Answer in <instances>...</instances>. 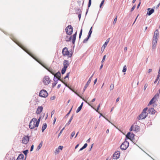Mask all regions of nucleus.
<instances>
[{
    "instance_id": "nucleus-1",
    "label": "nucleus",
    "mask_w": 160,
    "mask_h": 160,
    "mask_svg": "<svg viewBox=\"0 0 160 160\" xmlns=\"http://www.w3.org/2000/svg\"><path fill=\"white\" fill-rule=\"evenodd\" d=\"M10 38L17 45L20 47L22 49L25 51L28 54L32 57L35 59H36L34 55L28 49L23 45L19 42L12 35H10Z\"/></svg>"
},
{
    "instance_id": "nucleus-2",
    "label": "nucleus",
    "mask_w": 160,
    "mask_h": 160,
    "mask_svg": "<svg viewBox=\"0 0 160 160\" xmlns=\"http://www.w3.org/2000/svg\"><path fill=\"white\" fill-rule=\"evenodd\" d=\"M36 118H32L29 124V127L31 129H33L35 127H38V126L36 122Z\"/></svg>"
},
{
    "instance_id": "nucleus-3",
    "label": "nucleus",
    "mask_w": 160,
    "mask_h": 160,
    "mask_svg": "<svg viewBox=\"0 0 160 160\" xmlns=\"http://www.w3.org/2000/svg\"><path fill=\"white\" fill-rule=\"evenodd\" d=\"M147 109V108H146L143 109L142 112L138 117L139 120L144 119L147 117L148 115V113L146 112Z\"/></svg>"
},
{
    "instance_id": "nucleus-4",
    "label": "nucleus",
    "mask_w": 160,
    "mask_h": 160,
    "mask_svg": "<svg viewBox=\"0 0 160 160\" xmlns=\"http://www.w3.org/2000/svg\"><path fill=\"white\" fill-rule=\"evenodd\" d=\"M62 53L64 56H68V58H71L72 56V53H70L67 48L65 47L62 50Z\"/></svg>"
},
{
    "instance_id": "nucleus-5",
    "label": "nucleus",
    "mask_w": 160,
    "mask_h": 160,
    "mask_svg": "<svg viewBox=\"0 0 160 160\" xmlns=\"http://www.w3.org/2000/svg\"><path fill=\"white\" fill-rule=\"evenodd\" d=\"M129 145V142L125 141L120 146V148L122 150H125L128 147Z\"/></svg>"
},
{
    "instance_id": "nucleus-6",
    "label": "nucleus",
    "mask_w": 160,
    "mask_h": 160,
    "mask_svg": "<svg viewBox=\"0 0 160 160\" xmlns=\"http://www.w3.org/2000/svg\"><path fill=\"white\" fill-rule=\"evenodd\" d=\"M66 33L68 35H71L73 32V28L70 25L68 26L66 28Z\"/></svg>"
},
{
    "instance_id": "nucleus-7",
    "label": "nucleus",
    "mask_w": 160,
    "mask_h": 160,
    "mask_svg": "<svg viewBox=\"0 0 160 160\" xmlns=\"http://www.w3.org/2000/svg\"><path fill=\"white\" fill-rule=\"evenodd\" d=\"M139 129V127L136 124L134 123L132 125L129 130L130 131H134L138 132Z\"/></svg>"
},
{
    "instance_id": "nucleus-8",
    "label": "nucleus",
    "mask_w": 160,
    "mask_h": 160,
    "mask_svg": "<svg viewBox=\"0 0 160 160\" xmlns=\"http://www.w3.org/2000/svg\"><path fill=\"white\" fill-rule=\"evenodd\" d=\"M158 97L159 94L158 93L156 94L150 100L148 105H151L155 102L157 100V99L158 98Z\"/></svg>"
},
{
    "instance_id": "nucleus-9",
    "label": "nucleus",
    "mask_w": 160,
    "mask_h": 160,
    "mask_svg": "<svg viewBox=\"0 0 160 160\" xmlns=\"http://www.w3.org/2000/svg\"><path fill=\"white\" fill-rule=\"evenodd\" d=\"M48 93L45 90H41L39 93V96L42 97L46 98L48 96Z\"/></svg>"
},
{
    "instance_id": "nucleus-10",
    "label": "nucleus",
    "mask_w": 160,
    "mask_h": 160,
    "mask_svg": "<svg viewBox=\"0 0 160 160\" xmlns=\"http://www.w3.org/2000/svg\"><path fill=\"white\" fill-rule=\"evenodd\" d=\"M29 138L28 136H24L22 138V143L27 144L28 142Z\"/></svg>"
},
{
    "instance_id": "nucleus-11",
    "label": "nucleus",
    "mask_w": 160,
    "mask_h": 160,
    "mask_svg": "<svg viewBox=\"0 0 160 160\" xmlns=\"http://www.w3.org/2000/svg\"><path fill=\"white\" fill-rule=\"evenodd\" d=\"M51 80L48 76H45L43 78V82L45 85H48L50 82Z\"/></svg>"
},
{
    "instance_id": "nucleus-12",
    "label": "nucleus",
    "mask_w": 160,
    "mask_h": 160,
    "mask_svg": "<svg viewBox=\"0 0 160 160\" xmlns=\"http://www.w3.org/2000/svg\"><path fill=\"white\" fill-rule=\"evenodd\" d=\"M134 135L133 133L128 132L126 135V138L129 139L131 140H133L134 138Z\"/></svg>"
},
{
    "instance_id": "nucleus-13",
    "label": "nucleus",
    "mask_w": 160,
    "mask_h": 160,
    "mask_svg": "<svg viewBox=\"0 0 160 160\" xmlns=\"http://www.w3.org/2000/svg\"><path fill=\"white\" fill-rule=\"evenodd\" d=\"M120 151H116L113 155V158L114 159H118L120 156Z\"/></svg>"
},
{
    "instance_id": "nucleus-14",
    "label": "nucleus",
    "mask_w": 160,
    "mask_h": 160,
    "mask_svg": "<svg viewBox=\"0 0 160 160\" xmlns=\"http://www.w3.org/2000/svg\"><path fill=\"white\" fill-rule=\"evenodd\" d=\"M93 74L89 78L86 84L85 85V86L84 88H83V92H84V91L87 88L88 86V85L90 83L91 80H92V78L93 77Z\"/></svg>"
},
{
    "instance_id": "nucleus-15",
    "label": "nucleus",
    "mask_w": 160,
    "mask_h": 160,
    "mask_svg": "<svg viewBox=\"0 0 160 160\" xmlns=\"http://www.w3.org/2000/svg\"><path fill=\"white\" fill-rule=\"evenodd\" d=\"M158 30H156L154 32L153 39L158 40Z\"/></svg>"
},
{
    "instance_id": "nucleus-16",
    "label": "nucleus",
    "mask_w": 160,
    "mask_h": 160,
    "mask_svg": "<svg viewBox=\"0 0 160 160\" xmlns=\"http://www.w3.org/2000/svg\"><path fill=\"white\" fill-rule=\"evenodd\" d=\"M63 148V147L62 146H59L58 148H56L54 152V153L55 154H58L60 152V150H62Z\"/></svg>"
},
{
    "instance_id": "nucleus-17",
    "label": "nucleus",
    "mask_w": 160,
    "mask_h": 160,
    "mask_svg": "<svg viewBox=\"0 0 160 160\" xmlns=\"http://www.w3.org/2000/svg\"><path fill=\"white\" fill-rule=\"evenodd\" d=\"M43 108L42 106L38 107L36 112L37 114H40L42 111Z\"/></svg>"
},
{
    "instance_id": "nucleus-18",
    "label": "nucleus",
    "mask_w": 160,
    "mask_h": 160,
    "mask_svg": "<svg viewBox=\"0 0 160 160\" xmlns=\"http://www.w3.org/2000/svg\"><path fill=\"white\" fill-rule=\"evenodd\" d=\"M42 66L53 75H54V74H55V72L53 70H52L50 68H48L44 65H42Z\"/></svg>"
},
{
    "instance_id": "nucleus-19",
    "label": "nucleus",
    "mask_w": 160,
    "mask_h": 160,
    "mask_svg": "<svg viewBox=\"0 0 160 160\" xmlns=\"http://www.w3.org/2000/svg\"><path fill=\"white\" fill-rule=\"evenodd\" d=\"M25 159L26 158H24V155L22 154H20L18 156L16 160H25Z\"/></svg>"
},
{
    "instance_id": "nucleus-20",
    "label": "nucleus",
    "mask_w": 160,
    "mask_h": 160,
    "mask_svg": "<svg viewBox=\"0 0 160 160\" xmlns=\"http://www.w3.org/2000/svg\"><path fill=\"white\" fill-rule=\"evenodd\" d=\"M148 12L147 14H148L149 16H150L154 12V10L153 9H151L150 8H148Z\"/></svg>"
},
{
    "instance_id": "nucleus-21",
    "label": "nucleus",
    "mask_w": 160,
    "mask_h": 160,
    "mask_svg": "<svg viewBox=\"0 0 160 160\" xmlns=\"http://www.w3.org/2000/svg\"><path fill=\"white\" fill-rule=\"evenodd\" d=\"M63 64L64 66L63 67L67 68L69 65L68 61V60H65L63 62Z\"/></svg>"
},
{
    "instance_id": "nucleus-22",
    "label": "nucleus",
    "mask_w": 160,
    "mask_h": 160,
    "mask_svg": "<svg viewBox=\"0 0 160 160\" xmlns=\"http://www.w3.org/2000/svg\"><path fill=\"white\" fill-rule=\"evenodd\" d=\"M157 39H153L152 41V48H154L156 46V44L157 42Z\"/></svg>"
},
{
    "instance_id": "nucleus-23",
    "label": "nucleus",
    "mask_w": 160,
    "mask_h": 160,
    "mask_svg": "<svg viewBox=\"0 0 160 160\" xmlns=\"http://www.w3.org/2000/svg\"><path fill=\"white\" fill-rule=\"evenodd\" d=\"M110 40V38H108V39L106 40L104 44H103V45L102 46V48H103V49H104L107 46Z\"/></svg>"
},
{
    "instance_id": "nucleus-24",
    "label": "nucleus",
    "mask_w": 160,
    "mask_h": 160,
    "mask_svg": "<svg viewBox=\"0 0 160 160\" xmlns=\"http://www.w3.org/2000/svg\"><path fill=\"white\" fill-rule=\"evenodd\" d=\"M55 77H56L58 79H60L61 73L59 72H58L56 73H55V74H54Z\"/></svg>"
},
{
    "instance_id": "nucleus-25",
    "label": "nucleus",
    "mask_w": 160,
    "mask_h": 160,
    "mask_svg": "<svg viewBox=\"0 0 160 160\" xmlns=\"http://www.w3.org/2000/svg\"><path fill=\"white\" fill-rule=\"evenodd\" d=\"M149 112L151 114H154L155 112V111L154 109L152 108H151L148 110Z\"/></svg>"
},
{
    "instance_id": "nucleus-26",
    "label": "nucleus",
    "mask_w": 160,
    "mask_h": 160,
    "mask_svg": "<svg viewBox=\"0 0 160 160\" xmlns=\"http://www.w3.org/2000/svg\"><path fill=\"white\" fill-rule=\"evenodd\" d=\"M77 34V32H76L75 33H74L72 36V42L73 43H74L76 38V37Z\"/></svg>"
},
{
    "instance_id": "nucleus-27",
    "label": "nucleus",
    "mask_w": 160,
    "mask_h": 160,
    "mask_svg": "<svg viewBox=\"0 0 160 160\" xmlns=\"http://www.w3.org/2000/svg\"><path fill=\"white\" fill-rule=\"evenodd\" d=\"M83 102H82L81 105L78 108L76 111V112H78L82 109V106H83Z\"/></svg>"
},
{
    "instance_id": "nucleus-28",
    "label": "nucleus",
    "mask_w": 160,
    "mask_h": 160,
    "mask_svg": "<svg viewBox=\"0 0 160 160\" xmlns=\"http://www.w3.org/2000/svg\"><path fill=\"white\" fill-rule=\"evenodd\" d=\"M47 127L46 123H44L43 125L42 128V132H43L46 129Z\"/></svg>"
},
{
    "instance_id": "nucleus-29",
    "label": "nucleus",
    "mask_w": 160,
    "mask_h": 160,
    "mask_svg": "<svg viewBox=\"0 0 160 160\" xmlns=\"http://www.w3.org/2000/svg\"><path fill=\"white\" fill-rule=\"evenodd\" d=\"M73 116H72L70 118L68 122L66 124V125H69L71 121H72V119H73Z\"/></svg>"
},
{
    "instance_id": "nucleus-30",
    "label": "nucleus",
    "mask_w": 160,
    "mask_h": 160,
    "mask_svg": "<svg viewBox=\"0 0 160 160\" xmlns=\"http://www.w3.org/2000/svg\"><path fill=\"white\" fill-rule=\"evenodd\" d=\"M66 69H67V68H64V67L63 68H62V71H61V73H62V74H63L65 73V71L66 70Z\"/></svg>"
},
{
    "instance_id": "nucleus-31",
    "label": "nucleus",
    "mask_w": 160,
    "mask_h": 160,
    "mask_svg": "<svg viewBox=\"0 0 160 160\" xmlns=\"http://www.w3.org/2000/svg\"><path fill=\"white\" fill-rule=\"evenodd\" d=\"M114 88V84H111L110 85V91L112 90Z\"/></svg>"
},
{
    "instance_id": "nucleus-32",
    "label": "nucleus",
    "mask_w": 160,
    "mask_h": 160,
    "mask_svg": "<svg viewBox=\"0 0 160 160\" xmlns=\"http://www.w3.org/2000/svg\"><path fill=\"white\" fill-rule=\"evenodd\" d=\"M92 27L91 28L89 32V33H88V37H90V36H91V35L92 32Z\"/></svg>"
},
{
    "instance_id": "nucleus-33",
    "label": "nucleus",
    "mask_w": 160,
    "mask_h": 160,
    "mask_svg": "<svg viewBox=\"0 0 160 160\" xmlns=\"http://www.w3.org/2000/svg\"><path fill=\"white\" fill-rule=\"evenodd\" d=\"M72 91L73 92H74L76 94L78 95L79 97H80L81 98H82V97L76 91L72 89H71Z\"/></svg>"
},
{
    "instance_id": "nucleus-34",
    "label": "nucleus",
    "mask_w": 160,
    "mask_h": 160,
    "mask_svg": "<svg viewBox=\"0 0 160 160\" xmlns=\"http://www.w3.org/2000/svg\"><path fill=\"white\" fill-rule=\"evenodd\" d=\"M42 143L41 142L38 145V148H37L38 149V150H39L42 147Z\"/></svg>"
},
{
    "instance_id": "nucleus-35",
    "label": "nucleus",
    "mask_w": 160,
    "mask_h": 160,
    "mask_svg": "<svg viewBox=\"0 0 160 160\" xmlns=\"http://www.w3.org/2000/svg\"><path fill=\"white\" fill-rule=\"evenodd\" d=\"M100 107V105L99 104L98 106V107L97 109H95L94 108H93L97 112H98V113H99V112L98 111Z\"/></svg>"
},
{
    "instance_id": "nucleus-36",
    "label": "nucleus",
    "mask_w": 160,
    "mask_h": 160,
    "mask_svg": "<svg viewBox=\"0 0 160 160\" xmlns=\"http://www.w3.org/2000/svg\"><path fill=\"white\" fill-rule=\"evenodd\" d=\"M126 70H127V68H126V66L125 65L124 66V67L123 68V69L122 70V71L123 72H126Z\"/></svg>"
},
{
    "instance_id": "nucleus-37",
    "label": "nucleus",
    "mask_w": 160,
    "mask_h": 160,
    "mask_svg": "<svg viewBox=\"0 0 160 160\" xmlns=\"http://www.w3.org/2000/svg\"><path fill=\"white\" fill-rule=\"evenodd\" d=\"M28 152V150H27L23 151V153L26 156Z\"/></svg>"
},
{
    "instance_id": "nucleus-38",
    "label": "nucleus",
    "mask_w": 160,
    "mask_h": 160,
    "mask_svg": "<svg viewBox=\"0 0 160 160\" xmlns=\"http://www.w3.org/2000/svg\"><path fill=\"white\" fill-rule=\"evenodd\" d=\"M82 29H81V31H80V33H79V39L81 38V35H82Z\"/></svg>"
},
{
    "instance_id": "nucleus-39",
    "label": "nucleus",
    "mask_w": 160,
    "mask_h": 160,
    "mask_svg": "<svg viewBox=\"0 0 160 160\" xmlns=\"http://www.w3.org/2000/svg\"><path fill=\"white\" fill-rule=\"evenodd\" d=\"M75 132H72L71 133V138H72L75 135Z\"/></svg>"
},
{
    "instance_id": "nucleus-40",
    "label": "nucleus",
    "mask_w": 160,
    "mask_h": 160,
    "mask_svg": "<svg viewBox=\"0 0 160 160\" xmlns=\"http://www.w3.org/2000/svg\"><path fill=\"white\" fill-rule=\"evenodd\" d=\"M104 0H102L100 4V8H101L102 6L103 5V4L104 3Z\"/></svg>"
},
{
    "instance_id": "nucleus-41",
    "label": "nucleus",
    "mask_w": 160,
    "mask_h": 160,
    "mask_svg": "<svg viewBox=\"0 0 160 160\" xmlns=\"http://www.w3.org/2000/svg\"><path fill=\"white\" fill-rule=\"evenodd\" d=\"M40 118H39L38 120L36 119V122L37 123V125H39V124L40 122Z\"/></svg>"
},
{
    "instance_id": "nucleus-42",
    "label": "nucleus",
    "mask_w": 160,
    "mask_h": 160,
    "mask_svg": "<svg viewBox=\"0 0 160 160\" xmlns=\"http://www.w3.org/2000/svg\"><path fill=\"white\" fill-rule=\"evenodd\" d=\"M90 37H88V38H87L85 39L83 41V42L84 43L88 41V39Z\"/></svg>"
},
{
    "instance_id": "nucleus-43",
    "label": "nucleus",
    "mask_w": 160,
    "mask_h": 160,
    "mask_svg": "<svg viewBox=\"0 0 160 160\" xmlns=\"http://www.w3.org/2000/svg\"><path fill=\"white\" fill-rule=\"evenodd\" d=\"M136 7V5H134L133 7H132V8H131V11L132 12V11L134 10V9Z\"/></svg>"
},
{
    "instance_id": "nucleus-44",
    "label": "nucleus",
    "mask_w": 160,
    "mask_h": 160,
    "mask_svg": "<svg viewBox=\"0 0 160 160\" xmlns=\"http://www.w3.org/2000/svg\"><path fill=\"white\" fill-rule=\"evenodd\" d=\"M117 20V16L115 18H114L113 21V23L115 24L116 23Z\"/></svg>"
},
{
    "instance_id": "nucleus-45",
    "label": "nucleus",
    "mask_w": 160,
    "mask_h": 160,
    "mask_svg": "<svg viewBox=\"0 0 160 160\" xmlns=\"http://www.w3.org/2000/svg\"><path fill=\"white\" fill-rule=\"evenodd\" d=\"M148 85L147 84H145V85H144V90H145L146 88L147 87H148Z\"/></svg>"
},
{
    "instance_id": "nucleus-46",
    "label": "nucleus",
    "mask_w": 160,
    "mask_h": 160,
    "mask_svg": "<svg viewBox=\"0 0 160 160\" xmlns=\"http://www.w3.org/2000/svg\"><path fill=\"white\" fill-rule=\"evenodd\" d=\"M91 4V0H89L88 2V7H89Z\"/></svg>"
},
{
    "instance_id": "nucleus-47",
    "label": "nucleus",
    "mask_w": 160,
    "mask_h": 160,
    "mask_svg": "<svg viewBox=\"0 0 160 160\" xmlns=\"http://www.w3.org/2000/svg\"><path fill=\"white\" fill-rule=\"evenodd\" d=\"M57 83V82H54V83H53L52 84V87L53 88L54 87L56 86Z\"/></svg>"
},
{
    "instance_id": "nucleus-48",
    "label": "nucleus",
    "mask_w": 160,
    "mask_h": 160,
    "mask_svg": "<svg viewBox=\"0 0 160 160\" xmlns=\"http://www.w3.org/2000/svg\"><path fill=\"white\" fill-rule=\"evenodd\" d=\"M33 148H34V145H32L31 147V148H30V151H32V150L33 149Z\"/></svg>"
},
{
    "instance_id": "nucleus-49",
    "label": "nucleus",
    "mask_w": 160,
    "mask_h": 160,
    "mask_svg": "<svg viewBox=\"0 0 160 160\" xmlns=\"http://www.w3.org/2000/svg\"><path fill=\"white\" fill-rule=\"evenodd\" d=\"M105 57H106V55H104L103 57V58H102V62H104L105 60Z\"/></svg>"
},
{
    "instance_id": "nucleus-50",
    "label": "nucleus",
    "mask_w": 160,
    "mask_h": 160,
    "mask_svg": "<svg viewBox=\"0 0 160 160\" xmlns=\"http://www.w3.org/2000/svg\"><path fill=\"white\" fill-rule=\"evenodd\" d=\"M69 74V72L67 73L66 76L64 78H68V77Z\"/></svg>"
},
{
    "instance_id": "nucleus-51",
    "label": "nucleus",
    "mask_w": 160,
    "mask_h": 160,
    "mask_svg": "<svg viewBox=\"0 0 160 160\" xmlns=\"http://www.w3.org/2000/svg\"><path fill=\"white\" fill-rule=\"evenodd\" d=\"M87 145H88V144H87V143H85V144H84V146H83V147L84 148H86L87 147Z\"/></svg>"
},
{
    "instance_id": "nucleus-52",
    "label": "nucleus",
    "mask_w": 160,
    "mask_h": 160,
    "mask_svg": "<svg viewBox=\"0 0 160 160\" xmlns=\"http://www.w3.org/2000/svg\"><path fill=\"white\" fill-rule=\"evenodd\" d=\"M55 98V96H54L52 97L51 98H50V99L51 100H53Z\"/></svg>"
},
{
    "instance_id": "nucleus-53",
    "label": "nucleus",
    "mask_w": 160,
    "mask_h": 160,
    "mask_svg": "<svg viewBox=\"0 0 160 160\" xmlns=\"http://www.w3.org/2000/svg\"><path fill=\"white\" fill-rule=\"evenodd\" d=\"M99 113H100V115H101V116H102L103 117H104V118H105L106 120H108V119H107V118H105V117L103 115H102V113H100V112H99Z\"/></svg>"
},
{
    "instance_id": "nucleus-54",
    "label": "nucleus",
    "mask_w": 160,
    "mask_h": 160,
    "mask_svg": "<svg viewBox=\"0 0 160 160\" xmlns=\"http://www.w3.org/2000/svg\"><path fill=\"white\" fill-rule=\"evenodd\" d=\"M152 71V69H149L148 71V72L150 73V72H151Z\"/></svg>"
},
{
    "instance_id": "nucleus-55",
    "label": "nucleus",
    "mask_w": 160,
    "mask_h": 160,
    "mask_svg": "<svg viewBox=\"0 0 160 160\" xmlns=\"http://www.w3.org/2000/svg\"><path fill=\"white\" fill-rule=\"evenodd\" d=\"M140 4H141V2H140L138 4V5L137 6V9H138L139 8V6H140Z\"/></svg>"
},
{
    "instance_id": "nucleus-56",
    "label": "nucleus",
    "mask_w": 160,
    "mask_h": 160,
    "mask_svg": "<svg viewBox=\"0 0 160 160\" xmlns=\"http://www.w3.org/2000/svg\"><path fill=\"white\" fill-rule=\"evenodd\" d=\"M119 100V98H118L116 100V102H118Z\"/></svg>"
},
{
    "instance_id": "nucleus-57",
    "label": "nucleus",
    "mask_w": 160,
    "mask_h": 160,
    "mask_svg": "<svg viewBox=\"0 0 160 160\" xmlns=\"http://www.w3.org/2000/svg\"><path fill=\"white\" fill-rule=\"evenodd\" d=\"M97 78H96V79H95V80H94V84H95L96 83V82H97Z\"/></svg>"
},
{
    "instance_id": "nucleus-58",
    "label": "nucleus",
    "mask_w": 160,
    "mask_h": 160,
    "mask_svg": "<svg viewBox=\"0 0 160 160\" xmlns=\"http://www.w3.org/2000/svg\"><path fill=\"white\" fill-rule=\"evenodd\" d=\"M56 118H54V121H53V124H54L56 121Z\"/></svg>"
},
{
    "instance_id": "nucleus-59",
    "label": "nucleus",
    "mask_w": 160,
    "mask_h": 160,
    "mask_svg": "<svg viewBox=\"0 0 160 160\" xmlns=\"http://www.w3.org/2000/svg\"><path fill=\"white\" fill-rule=\"evenodd\" d=\"M160 5V2L158 4V5H157V8H158L159 6Z\"/></svg>"
},
{
    "instance_id": "nucleus-60",
    "label": "nucleus",
    "mask_w": 160,
    "mask_h": 160,
    "mask_svg": "<svg viewBox=\"0 0 160 160\" xmlns=\"http://www.w3.org/2000/svg\"><path fill=\"white\" fill-rule=\"evenodd\" d=\"M62 131L61 130V131L60 132V133H59V134L58 135V136H59L62 133Z\"/></svg>"
},
{
    "instance_id": "nucleus-61",
    "label": "nucleus",
    "mask_w": 160,
    "mask_h": 160,
    "mask_svg": "<svg viewBox=\"0 0 160 160\" xmlns=\"http://www.w3.org/2000/svg\"><path fill=\"white\" fill-rule=\"evenodd\" d=\"M103 64H102L101 65V66L100 67V69H101L102 67H103Z\"/></svg>"
},
{
    "instance_id": "nucleus-62",
    "label": "nucleus",
    "mask_w": 160,
    "mask_h": 160,
    "mask_svg": "<svg viewBox=\"0 0 160 160\" xmlns=\"http://www.w3.org/2000/svg\"><path fill=\"white\" fill-rule=\"evenodd\" d=\"M84 149V148L82 147V148H81L80 149V151H82V150L83 149Z\"/></svg>"
},
{
    "instance_id": "nucleus-63",
    "label": "nucleus",
    "mask_w": 160,
    "mask_h": 160,
    "mask_svg": "<svg viewBox=\"0 0 160 160\" xmlns=\"http://www.w3.org/2000/svg\"><path fill=\"white\" fill-rule=\"evenodd\" d=\"M79 144H77L75 147V149H76L79 146Z\"/></svg>"
},
{
    "instance_id": "nucleus-64",
    "label": "nucleus",
    "mask_w": 160,
    "mask_h": 160,
    "mask_svg": "<svg viewBox=\"0 0 160 160\" xmlns=\"http://www.w3.org/2000/svg\"><path fill=\"white\" fill-rule=\"evenodd\" d=\"M90 138H89V139H88L87 140V142H90Z\"/></svg>"
}]
</instances>
